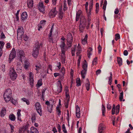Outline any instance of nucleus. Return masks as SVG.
I'll return each mask as SVG.
<instances>
[{
    "label": "nucleus",
    "mask_w": 133,
    "mask_h": 133,
    "mask_svg": "<svg viewBox=\"0 0 133 133\" xmlns=\"http://www.w3.org/2000/svg\"><path fill=\"white\" fill-rule=\"evenodd\" d=\"M87 25H88V21L86 19L84 16H82L80 18V24L79 25V30L81 32H82L85 28Z\"/></svg>",
    "instance_id": "f257e3e1"
},
{
    "label": "nucleus",
    "mask_w": 133,
    "mask_h": 133,
    "mask_svg": "<svg viewBox=\"0 0 133 133\" xmlns=\"http://www.w3.org/2000/svg\"><path fill=\"white\" fill-rule=\"evenodd\" d=\"M41 44L38 42L36 43L35 47L33 49L32 55L33 57L36 58L37 57L39 53V50Z\"/></svg>",
    "instance_id": "f03ea898"
},
{
    "label": "nucleus",
    "mask_w": 133,
    "mask_h": 133,
    "mask_svg": "<svg viewBox=\"0 0 133 133\" xmlns=\"http://www.w3.org/2000/svg\"><path fill=\"white\" fill-rule=\"evenodd\" d=\"M12 91L10 89L6 90L4 94V98L6 102H8L11 99Z\"/></svg>",
    "instance_id": "7ed1b4c3"
},
{
    "label": "nucleus",
    "mask_w": 133,
    "mask_h": 133,
    "mask_svg": "<svg viewBox=\"0 0 133 133\" xmlns=\"http://www.w3.org/2000/svg\"><path fill=\"white\" fill-rule=\"evenodd\" d=\"M82 67L83 69L81 71V74L82 77L83 79H84L87 73L88 67L87 63L85 60L84 61Z\"/></svg>",
    "instance_id": "20e7f679"
},
{
    "label": "nucleus",
    "mask_w": 133,
    "mask_h": 133,
    "mask_svg": "<svg viewBox=\"0 0 133 133\" xmlns=\"http://www.w3.org/2000/svg\"><path fill=\"white\" fill-rule=\"evenodd\" d=\"M10 70L9 75L10 78L12 80L14 81L16 78L17 74L13 67L10 68Z\"/></svg>",
    "instance_id": "39448f33"
},
{
    "label": "nucleus",
    "mask_w": 133,
    "mask_h": 133,
    "mask_svg": "<svg viewBox=\"0 0 133 133\" xmlns=\"http://www.w3.org/2000/svg\"><path fill=\"white\" fill-rule=\"evenodd\" d=\"M24 34L23 28L21 27L18 28L17 31V39L18 40H22L24 36Z\"/></svg>",
    "instance_id": "423d86ee"
},
{
    "label": "nucleus",
    "mask_w": 133,
    "mask_h": 133,
    "mask_svg": "<svg viewBox=\"0 0 133 133\" xmlns=\"http://www.w3.org/2000/svg\"><path fill=\"white\" fill-rule=\"evenodd\" d=\"M66 40L67 41V45L69 47H71L73 40V37L71 34L69 33L67 35Z\"/></svg>",
    "instance_id": "0eeeda50"
},
{
    "label": "nucleus",
    "mask_w": 133,
    "mask_h": 133,
    "mask_svg": "<svg viewBox=\"0 0 133 133\" xmlns=\"http://www.w3.org/2000/svg\"><path fill=\"white\" fill-rule=\"evenodd\" d=\"M35 105L37 113L40 116H42V111L40 103L38 102H36L35 103Z\"/></svg>",
    "instance_id": "6e6552de"
},
{
    "label": "nucleus",
    "mask_w": 133,
    "mask_h": 133,
    "mask_svg": "<svg viewBox=\"0 0 133 133\" xmlns=\"http://www.w3.org/2000/svg\"><path fill=\"white\" fill-rule=\"evenodd\" d=\"M17 55L19 58V61L20 62H22V59L24 57V51L20 50H18L17 51Z\"/></svg>",
    "instance_id": "1a4fd4ad"
},
{
    "label": "nucleus",
    "mask_w": 133,
    "mask_h": 133,
    "mask_svg": "<svg viewBox=\"0 0 133 133\" xmlns=\"http://www.w3.org/2000/svg\"><path fill=\"white\" fill-rule=\"evenodd\" d=\"M45 104L47 105V108L48 111L50 113L51 112L52 110L53 103L47 101L45 102Z\"/></svg>",
    "instance_id": "9d476101"
},
{
    "label": "nucleus",
    "mask_w": 133,
    "mask_h": 133,
    "mask_svg": "<svg viewBox=\"0 0 133 133\" xmlns=\"http://www.w3.org/2000/svg\"><path fill=\"white\" fill-rule=\"evenodd\" d=\"M16 51L15 49L13 48L9 55V60L10 61L13 60L16 57Z\"/></svg>",
    "instance_id": "9b49d317"
},
{
    "label": "nucleus",
    "mask_w": 133,
    "mask_h": 133,
    "mask_svg": "<svg viewBox=\"0 0 133 133\" xmlns=\"http://www.w3.org/2000/svg\"><path fill=\"white\" fill-rule=\"evenodd\" d=\"M56 7L54 8L50 11L49 15L51 17H53L55 16L57 13V11L56 10Z\"/></svg>",
    "instance_id": "f8f14e48"
},
{
    "label": "nucleus",
    "mask_w": 133,
    "mask_h": 133,
    "mask_svg": "<svg viewBox=\"0 0 133 133\" xmlns=\"http://www.w3.org/2000/svg\"><path fill=\"white\" fill-rule=\"evenodd\" d=\"M38 8L40 12L43 13L44 12L45 7L44 5L43 2H40L39 3Z\"/></svg>",
    "instance_id": "ddd939ff"
},
{
    "label": "nucleus",
    "mask_w": 133,
    "mask_h": 133,
    "mask_svg": "<svg viewBox=\"0 0 133 133\" xmlns=\"http://www.w3.org/2000/svg\"><path fill=\"white\" fill-rule=\"evenodd\" d=\"M65 52L66 51H61V58L62 63L63 64H64L65 63L66 58Z\"/></svg>",
    "instance_id": "4468645a"
},
{
    "label": "nucleus",
    "mask_w": 133,
    "mask_h": 133,
    "mask_svg": "<svg viewBox=\"0 0 133 133\" xmlns=\"http://www.w3.org/2000/svg\"><path fill=\"white\" fill-rule=\"evenodd\" d=\"M105 129V127L103 124L101 123L99 125L98 131L99 133H103Z\"/></svg>",
    "instance_id": "2eb2a0df"
},
{
    "label": "nucleus",
    "mask_w": 133,
    "mask_h": 133,
    "mask_svg": "<svg viewBox=\"0 0 133 133\" xmlns=\"http://www.w3.org/2000/svg\"><path fill=\"white\" fill-rule=\"evenodd\" d=\"M16 67V70L18 73H20L22 71V67L20 63L18 62L17 63Z\"/></svg>",
    "instance_id": "dca6fc26"
},
{
    "label": "nucleus",
    "mask_w": 133,
    "mask_h": 133,
    "mask_svg": "<svg viewBox=\"0 0 133 133\" xmlns=\"http://www.w3.org/2000/svg\"><path fill=\"white\" fill-rule=\"evenodd\" d=\"M82 16H84L82 14V11L81 10H79L76 13V21H78L79 20V18L80 16V18Z\"/></svg>",
    "instance_id": "f3484780"
},
{
    "label": "nucleus",
    "mask_w": 133,
    "mask_h": 133,
    "mask_svg": "<svg viewBox=\"0 0 133 133\" xmlns=\"http://www.w3.org/2000/svg\"><path fill=\"white\" fill-rule=\"evenodd\" d=\"M61 47V51H66V48L65 46V42L63 41L61 42L60 45Z\"/></svg>",
    "instance_id": "a211bd4d"
},
{
    "label": "nucleus",
    "mask_w": 133,
    "mask_h": 133,
    "mask_svg": "<svg viewBox=\"0 0 133 133\" xmlns=\"http://www.w3.org/2000/svg\"><path fill=\"white\" fill-rule=\"evenodd\" d=\"M76 116L78 118L80 117V110L79 107L77 105L76 106Z\"/></svg>",
    "instance_id": "6ab92c4d"
},
{
    "label": "nucleus",
    "mask_w": 133,
    "mask_h": 133,
    "mask_svg": "<svg viewBox=\"0 0 133 133\" xmlns=\"http://www.w3.org/2000/svg\"><path fill=\"white\" fill-rule=\"evenodd\" d=\"M75 49V50L77 51L76 54L77 55L79 54L82 51V49L80 45L79 44H78V46L74 48Z\"/></svg>",
    "instance_id": "aec40b11"
},
{
    "label": "nucleus",
    "mask_w": 133,
    "mask_h": 133,
    "mask_svg": "<svg viewBox=\"0 0 133 133\" xmlns=\"http://www.w3.org/2000/svg\"><path fill=\"white\" fill-rule=\"evenodd\" d=\"M28 6L29 8H32L33 6V0H28L27 1Z\"/></svg>",
    "instance_id": "412c9836"
},
{
    "label": "nucleus",
    "mask_w": 133,
    "mask_h": 133,
    "mask_svg": "<svg viewBox=\"0 0 133 133\" xmlns=\"http://www.w3.org/2000/svg\"><path fill=\"white\" fill-rule=\"evenodd\" d=\"M58 82L60 84L57 86V91L58 93H59L62 91V88L61 81H58Z\"/></svg>",
    "instance_id": "4be33fe9"
},
{
    "label": "nucleus",
    "mask_w": 133,
    "mask_h": 133,
    "mask_svg": "<svg viewBox=\"0 0 133 133\" xmlns=\"http://www.w3.org/2000/svg\"><path fill=\"white\" fill-rule=\"evenodd\" d=\"M28 17V15L26 12H23L21 15V19L22 20H24L27 19Z\"/></svg>",
    "instance_id": "5701e85b"
},
{
    "label": "nucleus",
    "mask_w": 133,
    "mask_h": 133,
    "mask_svg": "<svg viewBox=\"0 0 133 133\" xmlns=\"http://www.w3.org/2000/svg\"><path fill=\"white\" fill-rule=\"evenodd\" d=\"M92 49L90 47H89L87 50V55L88 58H90L92 53Z\"/></svg>",
    "instance_id": "b1692460"
},
{
    "label": "nucleus",
    "mask_w": 133,
    "mask_h": 133,
    "mask_svg": "<svg viewBox=\"0 0 133 133\" xmlns=\"http://www.w3.org/2000/svg\"><path fill=\"white\" fill-rule=\"evenodd\" d=\"M9 118L11 121H14L16 119V116L14 114H11L9 115Z\"/></svg>",
    "instance_id": "393cba45"
},
{
    "label": "nucleus",
    "mask_w": 133,
    "mask_h": 133,
    "mask_svg": "<svg viewBox=\"0 0 133 133\" xmlns=\"http://www.w3.org/2000/svg\"><path fill=\"white\" fill-rule=\"evenodd\" d=\"M31 133H38L37 129L34 127H32L30 129Z\"/></svg>",
    "instance_id": "a878e982"
},
{
    "label": "nucleus",
    "mask_w": 133,
    "mask_h": 133,
    "mask_svg": "<svg viewBox=\"0 0 133 133\" xmlns=\"http://www.w3.org/2000/svg\"><path fill=\"white\" fill-rule=\"evenodd\" d=\"M65 91L66 97L68 98H70V96L69 92V90L67 87H65Z\"/></svg>",
    "instance_id": "bb28decb"
},
{
    "label": "nucleus",
    "mask_w": 133,
    "mask_h": 133,
    "mask_svg": "<svg viewBox=\"0 0 133 133\" xmlns=\"http://www.w3.org/2000/svg\"><path fill=\"white\" fill-rule=\"evenodd\" d=\"M91 14L90 12L87 13V16L88 18V26H89L91 23V17L90 16Z\"/></svg>",
    "instance_id": "cd10ccee"
},
{
    "label": "nucleus",
    "mask_w": 133,
    "mask_h": 133,
    "mask_svg": "<svg viewBox=\"0 0 133 133\" xmlns=\"http://www.w3.org/2000/svg\"><path fill=\"white\" fill-rule=\"evenodd\" d=\"M6 110L5 108H3L1 110V117H4L6 113Z\"/></svg>",
    "instance_id": "c85d7f7f"
},
{
    "label": "nucleus",
    "mask_w": 133,
    "mask_h": 133,
    "mask_svg": "<svg viewBox=\"0 0 133 133\" xmlns=\"http://www.w3.org/2000/svg\"><path fill=\"white\" fill-rule=\"evenodd\" d=\"M88 35H86L82 41V43L83 45H85L87 43Z\"/></svg>",
    "instance_id": "c756f323"
},
{
    "label": "nucleus",
    "mask_w": 133,
    "mask_h": 133,
    "mask_svg": "<svg viewBox=\"0 0 133 133\" xmlns=\"http://www.w3.org/2000/svg\"><path fill=\"white\" fill-rule=\"evenodd\" d=\"M86 80L87 82V83L85 84V87L87 90V91H89V89L90 86L89 82L88 79H87Z\"/></svg>",
    "instance_id": "7c9ffc66"
},
{
    "label": "nucleus",
    "mask_w": 133,
    "mask_h": 133,
    "mask_svg": "<svg viewBox=\"0 0 133 133\" xmlns=\"http://www.w3.org/2000/svg\"><path fill=\"white\" fill-rule=\"evenodd\" d=\"M117 61L118 62V64L119 66H120L122 65V60L121 58L119 57H117Z\"/></svg>",
    "instance_id": "2f4dec72"
},
{
    "label": "nucleus",
    "mask_w": 133,
    "mask_h": 133,
    "mask_svg": "<svg viewBox=\"0 0 133 133\" xmlns=\"http://www.w3.org/2000/svg\"><path fill=\"white\" fill-rule=\"evenodd\" d=\"M36 68L35 69L37 71V72L39 71L40 69L41 68V67L39 63H38L35 65Z\"/></svg>",
    "instance_id": "473e14b6"
},
{
    "label": "nucleus",
    "mask_w": 133,
    "mask_h": 133,
    "mask_svg": "<svg viewBox=\"0 0 133 133\" xmlns=\"http://www.w3.org/2000/svg\"><path fill=\"white\" fill-rule=\"evenodd\" d=\"M123 92L122 91L121 93H120V94L119 97V101H125L124 99H123Z\"/></svg>",
    "instance_id": "72a5a7b5"
},
{
    "label": "nucleus",
    "mask_w": 133,
    "mask_h": 133,
    "mask_svg": "<svg viewBox=\"0 0 133 133\" xmlns=\"http://www.w3.org/2000/svg\"><path fill=\"white\" fill-rule=\"evenodd\" d=\"M76 86L79 87L81 85V80L79 78H77L76 80Z\"/></svg>",
    "instance_id": "f704fd0d"
},
{
    "label": "nucleus",
    "mask_w": 133,
    "mask_h": 133,
    "mask_svg": "<svg viewBox=\"0 0 133 133\" xmlns=\"http://www.w3.org/2000/svg\"><path fill=\"white\" fill-rule=\"evenodd\" d=\"M23 102H25L27 105H29L30 103L29 100L25 98H23L21 99Z\"/></svg>",
    "instance_id": "c9c22d12"
},
{
    "label": "nucleus",
    "mask_w": 133,
    "mask_h": 133,
    "mask_svg": "<svg viewBox=\"0 0 133 133\" xmlns=\"http://www.w3.org/2000/svg\"><path fill=\"white\" fill-rule=\"evenodd\" d=\"M42 84V79H40L38 81L36 84V86L37 87H39L41 86Z\"/></svg>",
    "instance_id": "e433bc0d"
},
{
    "label": "nucleus",
    "mask_w": 133,
    "mask_h": 133,
    "mask_svg": "<svg viewBox=\"0 0 133 133\" xmlns=\"http://www.w3.org/2000/svg\"><path fill=\"white\" fill-rule=\"evenodd\" d=\"M102 115L103 116H104V113L105 112V108L103 104H102Z\"/></svg>",
    "instance_id": "4c0bfd02"
},
{
    "label": "nucleus",
    "mask_w": 133,
    "mask_h": 133,
    "mask_svg": "<svg viewBox=\"0 0 133 133\" xmlns=\"http://www.w3.org/2000/svg\"><path fill=\"white\" fill-rule=\"evenodd\" d=\"M9 125L10 128V132L11 133H12L14 132V127L13 125L10 124H9Z\"/></svg>",
    "instance_id": "58836bf2"
},
{
    "label": "nucleus",
    "mask_w": 133,
    "mask_h": 133,
    "mask_svg": "<svg viewBox=\"0 0 133 133\" xmlns=\"http://www.w3.org/2000/svg\"><path fill=\"white\" fill-rule=\"evenodd\" d=\"M64 16L63 12L62 11H60L59 13V17L62 19Z\"/></svg>",
    "instance_id": "ea45409f"
},
{
    "label": "nucleus",
    "mask_w": 133,
    "mask_h": 133,
    "mask_svg": "<svg viewBox=\"0 0 133 133\" xmlns=\"http://www.w3.org/2000/svg\"><path fill=\"white\" fill-rule=\"evenodd\" d=\"M56 111L57 114L60 116L61 114V112L60 109L59 108V107H56Z\"/></svg>",
    "instance_id": "a19ab883"
},
{
    "label": "nucleus",
    "mask_w": 133,
    "mask_h": 133,
    "mask_svg": "<svg viewBox=\"0 0 133 133\" xmlns=\"http://www.w3.org/2000/svg\"><path fill=\"white\" fill-rule=\"evenodd\" d=\"M52 66L51 65L49 64L48 67V68L47 69V73L48 74L49 73V71H52Z\"/></svg>",
    "instance_id": "79ce46f5"
},
{
    "label": "nucleus",
    "mask_w": 133,
    "mask_h": 133,
    "mask_svg": "<svg viewBox=\"0 0 133 133\" xmlns=\"http://www.w3.org/2000/svg\"><path fill=\"white\" fill-rule=\"evenodd\" d=\"M29 81L30 82V85L31 86H33V83L34 82V80L33 78H29Z\"/></svg>",
    "instance_id": "37998d69"
},
{
    "label": "nucleus",
    "mask_w": 133,
    "mask_h": 133,
    "mask_svg": "<svg viewBox=\"0 0 133 133\" xmlns=\"http://www.w3.org/2000/svg\"><path fill=\"white\" fill-rule=\"evenodd\" d=\"M81 55H78V63L77 64L78 66L79 67L80 65V64L81 62Z\"/></svg>",
    "instance_id": "c03bdc74"
},
{
    "label": "nucleus",
    "mask_w": 133,
    "mask_h": 133,
    "mask_svg": "<svg viewBox=\"0 0 133 133\" xmlns=\"http://www.w3.org/2000/svg\"><path fill=\"white\" fill-rule=\"evenodd\" d=\"M46 22V21L45 20H42L40 21L39 24L42 25L43 26H44L45 25Z\"/></svg>",
    "instance_id": "a18cd8bd"
},
{
    "label": "nucleus",
    "mask_w": 133,
    "mask_h": 133,
    "mask_svg": "<svg viewBox=\"0 0 133 133\" xmlns=\"http://www.w3.org/2000/svg\"><path fill=\"white\" fill-rule=\"evenodd\" d=\"M24 68L25 69H28V67L29 66V64L28 62H25L24 64Z\"/></svg>",
    "instance_id": "49530a36"
},
{
    "label": "nucleus",
    "mask_w": 133,
    "mask_h": 133,
    "mask_svg": "<svg viewBox=\"0 0 133 133\" xmlns=\"http://www.w3.org/2000/svg\"><path fill=\"white\" fill-rule=\"evenodd\" d=\"M62 130L64 133H67V131L65 127L64 124L62 125Z\"/></svg>",
    "instance_id": "de8ad7c7"
},
{
    "label": "nucleus",
    "mask_w": 133,
    "mask_h": 133,
    "mask_svg": "<svg viewBox=\"0 0 133 133\" xmlns=\"http://www.w3.org/2000/svg\"><path fill=\"white\" fill-rule=\"evenodd\" d=\"M64 8L63 10H64L65 11L67 9V7L66 6V1H64V4H63Z\"/></svg>",
    "instance_id": "09e8293b"
},
{
    "label": "nucleus",
    "mask_w": 133,
    "mask_h": 133,
    "mask_svg": "<svg viewBox=\"0 0 133 133\" xmlns=\"http://www.w3.org/2000/svg\"><path fill=\"white\" fill-rule=\"evenodd\" d=\"M120 38V35L119 34H117L115 35V39L117 41Z\"/></svg>",
    "instance_id": "8fccbe9b"
},
{
    "label": "nucleus",
    "mask_w": 133,
    "mask_h": 133,
    "mask_svg": "<svg viewBox=\"0 0 133 133\" xmlns=\"http://www.w3.org/2000/svg\"><path fill=\"white\" fill-rule=\"evenodd\" d=\"M97 58H94L92 62V65H95L97 63Z\"/></svg>",
    "instance_id": "3c124183"
},
{
    "label": "nucleus",
    "mask_w": 133,
    "mask_h": 133,
    "mask_svg": "<svg viewBox=\"0 0 133 133\" xmlns=\"http://www.w3.org/2000/svg\"><path fill=\"white\" fill-rule=\"evenodd\" d=\"M46 90V89L44 88L43 89L42 91V98H43L44 97V95L45 94V92Z\"/></svg>",
    "instance_id": "603ef678"
},
{
    "label": "nucleus",
    "mask_w": 133,
    "mask_h": 133,
    "mask_svg": "<svg viewBox=\"0 0 133 133\" xmlns=\"http://www.w3.org/2000/svg\"><path fill=\"white\" fill-rule=\"evenodd\" d=\"M75 48H72L71 50V53L72 55V56H74L75 55Z\"/></svg>",
    "instance_id": "864d4df0"
},
{
    "label": "nucleus",
    "mask_w": 133,
    "mask_h": 133,
    "mask_svg": "<svg viewBox=\"0 0 133 133\" xmlns=\"http://www.w3.org/2000/svg\"><path fill=\"white\" fill-rule=\"evenodd\" d=\"M54 29V25H53L51 27L50 30V33L49 35H52V32L53 31V30Z\"/></svg>",
    "instance_id": "5fc2aeb1"
},
{
    "label": "nucleus",
    "mask_w": 133,
    "mask_h": 133,
    "mask_svg": "<svg viewBox=\"0 0 133 133\" xmlns=\"http://www.w3.org/2000/svg\"><path fill=\"white\" fill-rule=\"evenodd\" d=\"M23 39L25 41H27L28 40V37L27 35H25L24 36H23Z\"/></svg>",
    "instance_id": "6e6d98bb"
},
{
    "label": "nucleus",
    "mask_w": 133,
    "mask_h": 133,
    "mask_svg": "<svg viewBox=\"0 0 133 133\" xmlns=\"http://www.w3.org/2000/svg\"><path fill=\"white\" fill-rule=\"evenodd\" d=\"M98 51L99 53H100L102 50V48L100 45H99L98 47Z\"/></svg>",
    "instance_id": "4d7b16f0"
},
{
    "label": "nucleus",
    "mask_w": 133,
    "mask_h": 133,
    "mask_svg": "<svg viewBox=\"0 0 133 133\" xmlns=\"http://www.w3.org/2000/svg\"><path fill=\"white\" fill-rule=\"evenodd\" d=\"M93 7V4L92 3H91L89 5V10L90 12L92 8Z\"/></svg>",
    "instance_id": "13d9d810"
},
{
    "label": "nucleus",
    "mask_w": 133,
    "mask_h": 133,
    "mask_svg": "<svg viewBox=\"0 0 133 133\" xmlns=\"http://www.w3.org/2000/svg\"><path fill=\"white\" fill-rule=\"evenodd\" d=\"M11 102L14 105H15L17 103V101L14 99H12Z\"/></svg>",
    "instance_id": "bf43d9fd"
},
{
    "label": "nucleus",
    "mask_w": 133,
    "mask_h": 133,
    "mask_svg": "<svg viewBox=\"0 0 133 133\" xmlns=\"http://www.w3.org/2000/svg\"><path fill=\"white\" fill-rule=\"evenodd\" d=\"M34 77V74H33L31 72H30L29 75V78H33Z\"/></svg>",
    "instance_id": "052dcab7"
},
{
    "label": "nucleus",
    "mask_w": 133,
    "mask_h": 133,
    "mask_svg": "<svg viewBox=\"0 0 133 133\" xmlns=\"http://www.w3.org/2000/svg\"><path fill=\"white\" fill-rule=\"evenodd\" d=\"M65 70L64 67H63L61 68V72L63 74H64L65 73Z\"/></svg>",
    "instance_id": "680f3d73"
},
{
    "label": "nucleus",
    "mask_w": 133,
    "mask_h": 133,
    "mask_svg": "<svg viewBox=\"0 0 133 133\" xmlns=\"http://www.w3.org/2000/svg\"><path fill=\"white\" fill-rule=\"evenodd\" d=\"M57 128L58 132H61V129L60 126L59 124H58L57 125Z\"/></svg>",
    "instance_id": "e2e57ef3"
},
{
    "label": "nucleus",
    "mask_w": 133,
    "mask_h": 133,
    "mask_svg": "<svg viewBox=\"0 0 133 133\" xmlns=\"http://www.w3.org/2000/svg\"><path fill=\"white\" fill-rule=\"evenodd\" d=\"M57 66L58 67V69H59L61 68V64L60 62H57Z\"/></svg>",
    "instance_id": "0e129e2a"
},
{
    "label": "nucleus",
    "mask_w": 133,
    "mask_h": 133,
    "mask_svg": "<svg viewBox=\"0 0 133 133\" xmlns=\"http://www.w3.org/2000/svg\"><path fill=\"white\" fill-rule=\"evenodd\" d=\"M21 110H18L17 112V117L21 116V114L20 113Z\"/></svg>",
    "instance_id": "69168bd1"
},
{
    "label": "nucleus",
    "mask_w": 133,
    "mask_h": 133,
    "mask_svg": "<svg viewBox=\"0 0 133 133\" xmlns=\"http://www.w3.org/2000/svg\"><path fill=\"white\" fill-rule=\"evenodd\" d=\"M5 37L4 34L3 32H2L1 34V38H5Z\"/></svg>",
    "instance_id": "338daca9"
},
{
    "label": "nucleus",
    "mask_w": 133,
    "mask_h": 133,
    "mask_svg": "<svg viewBox=\"0 0 133 133\" xmlns=\"http://www.w3.org/2000/svg\"><path fill=\"white\" fill-rule=\"evenodd\" d=\"M101 72V70L100 69L97 70L96 72V74L97 75L99 74Z\"/></svg>",
    "instance_id": "774afa93"
}]
</instances>
